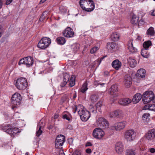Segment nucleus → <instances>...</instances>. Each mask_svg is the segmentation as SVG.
<instances>
[{
    "mask_svg": "<svg viewBox=\"0 0 155 155\" xmlns=\"http://www.w3.org/2000/svg\"><path fill=\"white\" fill-rule=\"evenodd\" d=\"M98 97L95 94H93L91 96L90 99L91 101L93 103H94L97 101L98 99Z\"/></svg>",
    "mask_w": 155,
    "mask_h": 155,
    "instance_id": "4c0bfd02",
    "label": "nucleus"
},
{
    "mask_svg": "<svg viewBox=\"0 0 155 155\" xmlns=\"http://www.w3.org/2000/svg\"><path fill=\"white\" fill-rule=\"evenodd\" d=\"M132 79L128 75L125 76L124 78V83L125 86L127 88L129 87L132 84Z\"/></svg>",
    "mask_w": 155,
    "mask_h": 155,
    "instance_id": "4468645a",
    "label": "nucleus"
},
{
    "mask_svg": "<svg viewBox=\"0 0 155 155\" xmlns=\"http://www.w3.org/2000/svg\"><path fill=\"white\" fill-rule=\"evenodd\" d=\"M120 36L119 34L116 32L113 33L111 35V38L114 41H118L120 38Z\"/></svg>",
    "mask_w": 155,
    "mask_h": 155,
    "instance_id": "a878e982",
    "label": "nucleus"
},
{
    "mask_svg": "<svg viewBox=\"0 0 155 155\" xmlns=\"http://www.w3.org/2000/svg\"><path fill=\"white\" fill-rule=\"evenodd\" d=\"M143 23V22L142 19H140V20L138 21V23L137 25L138 26H141Z\"/></svg>",
    "mask_w": 155,
    "mask_h": 155,
    "instance_id": "8fccbe9b",
    "label": "nucleus"
},
{
    "mask_svg": "<svg viewBox=\"0 0 155 155\" xmlns=\"http://www.w3.org/2000/svg\"><path fill=\"white\" fill-rule=\"evenodd\" d=\"M79 3L82 8L87 12H91L94 8V3L92 0H80Z\"/></svg>",
    "mask_w": 155,
    "mask_h": 155,
    "instance_id": "f03ea898",
    "label": "nucleus"
},
{
    "mask_svg": "<svg viewBox=\"0 0 155 155\" xmlns=\"http://www.w3.org/2000/svg\"><path fill=\"white\" fill-rule=\"evenodd\" d=\"M45 18L44 14V13L42 14V15L39 18V21H42L43 19Z\"/></svg>",
    "mask_w": 155,
    "mask_h": 155,
    "instance_id": "603ef678",
    "label": "nucleus"
},
{
    "mask_svg": "<svg viewBox=\"0 0 155 155\" xmlns=\"http://www.w3.org/2000/svg\"><path fill=\"white\" fill-rule=\"evenodd\" d=\"M104 74L106 76H108L109 75V73L107 71H105L104 72Z\"/></svg>",
    "mask_w": 155,
    "mask_h": 155,
    "instance_id": "680f3d73",
    "label": "nucleus"
},
{
    "mask_svg": "<svg viewBox=\"0 0 155 155\" xmlns=\"http://www.w3.org/2000/svg\"><path fill=\"white\" fill-rule=\"evenodd\" d=\"M151 14L153 16H155V10H153L151 12Z\"/></svg>",
    "mask_w": 155,
    "mask_h": 155,
    "instance_id": "0e129e2a",
    "label": "nucleus"
},
{
    "mask_svg": "<svg viewBox=\"0 0 155 155\" xmlns=\"http://www.w3.org/2000/svg\"><path fill=\"white\" fill-rule=\"evenodd\" d=\"M153 93L152 91H147L145 92L142 96V101L144 104L149 103L151 101H153L154 98Z\"/></svg>",
    "mask_w": 155,
    "mask_h": 155,
    "instance_id": "7ed1b4c3",
    "label": "nucleus"
},
{
    "mask_svg": "<svg viewBox=\"0 0 155 155\" xmlns=\"http://www.w3.org/2000/svg\"><path fill=\"white\" fill-rule=\"evenodd\" d=\"M118 90V87L116 85H114L111 86L109 90L110 91L111 94H114L115 92H117Z\"/></svg>",
    "mask_w": 155,
    "mask_h": 155,
    "instance_id": "c85d7f7f",
    "label": "nucleus"
},
{
    "mask_svg": "<svg viewBox=\"0 0 155 155\" xmlns=\"http://www.w3.org/2000/svg\"><path fill=\"white\" fill-rule=\"evenodd\" d=\"M65 141L64 136L62 135H58L55 140V147L56 148H59L62 146Z\"/></svg>",
    "mask_w": 155,
    "mask_h": 155,
    "instance_id": "f8f14e48",
    "label": "nucleus"
},
{
    "mask_svg": "<svg viewBox=\"0 0 155 155\" xmlns=\"http://www.w3.org/2000/svg\"><path fill=\"white\" fill-rule=\"evenodd\" d=\"M150 114L149 113H145L143 116V117L144 118L147 119L150 116Z\"/></svg>",
    "mask_w": 155,
    "mask_h": 155,
    "instance_id": "de8ad7c7",
    "label": "nucleus"
},
{
    "mask_svg": "<svg viewBox=\"0 0 155 155\" xmlns=\"http://www.w3.org/2000/svg\"><path fill=\"white\" fill-rule=\"evenodd\" d=\"M118 110L119 116H122L124 115V111L119 110Z\"/></svg>",
    "mask_w": 155,
    "mask_h": 155,
    "instance_id": "09e8293b",
    "label": "nucleus"
},
{
    "mask_svg": "<svg viewBox=\"0 0 155 155\" xmlns=\"http://www.w3.org/2000/svg\"><path fill=\"white\" fill-rule=\"evenodd\" d=\"M132 101L131 100L128 98H122L118 101V103L122 105L127 106Z\"/></svg>",
    "mask_w": 155,
    "mask_h": 155,
    "instance_id": "a211bd4d",
    "label": "nucleus"
},
{
    "mask_svg": "<svg viewBox=\"0 0 155 155\" xmlns=\"http://www.w3.org/2000/svg\"><path fill=\"white\" fill-rule=\"evenodd\" d=\"M53 126H49V127H48V128L49 129H52V128H53Z\"/></svg>",
    "mask_w": 155,
    "mask_h": 155,
    "instance_id": "774afa93",
    "label": "nucleus"
},
{
    "mask_svg": "<svg viewBox=\"0 0 155 155\" xmlns=\"http://www.w3.org/2000/svg\"><path fill=\"white\" fill-rule=\"evenodd\" d=\"M135 151L132 149H127L126 151L125 155H135Z\"/></svg>",
    "mask_w": 155,
    "mask_h": 155,
    "instance_id": "c9c22d12",
    "label": "nucleus"
},
{
    "mask_svg": "<svg viewBox=\"0 0 155 155\" xmlns=\"http://www.w3.org/2000/svg\"><path fill=\"white\" fill-rule=\"evenodd\" d=\"M43 122H41L38 125L37 127L39 128L38 130L36 132V136L39 137L42 133V131L41 130L42 127H43Z\"/></svg>",
    "mask_w": 155,
    "mask_h": 155,
    "instance_id": "bb28decb",
    "label": "nucleus"
},
{
    "mask_svg": "<svg viewBox=\"0 0 155 155\" xmlns=\"http://www.w3.org/2000/svg\"><path fill=\"white\" fill-rule=\"evenodd\" d=\"M80 45L75 43L71 46V48L74 53L78 51L79 50Z\"/></svg>",
    "mask_w": 155,
    "mask_h": 155,
    "instance_id": "cd10ccee",
    "label": "nucleus"
},
{
    "mask_svg": "<svg viewBox=\"0 0 155 155\" xmlns=\"http://www.w3.org/2000/svg\"><path fill=\"white\" fill-rule=\"evenodd\" d=\"M86 147L91 146H92V144L90 142H87L86 144Z\"/></svg>",
    "mask_w": 155,
    "mask_h": 155,
    "instance_id": "bf43d9fd",
    "label": "nucleus"
},
{
    "mask_svg": "<svg viewBox=\"0 0 155 155\" xmlns=\"http://www.w3.org/2000/svg\"><path fill=\"white\" fill-rule=\"evenodd\" d=\"M128 48L129 51L132 53H134L137 51V49L133 47L132 41L131 40L128 42Z\"/></svg>",
    "mask_w": 155,
    "mask_h": 155,
    "instance_id": "b1692460",
    "label": "nucleus"
},
{
    "mask_svg": "<svg viewBox=\"0 0 155 155\" xmlns=\"http://www.w3.org/2000/svg\"><path fill=\"white\" fill-rule=\"evenodd\" d=\"M21 64H25V59H24V58L21 59L18 62L19 65H20Z\"/></svg>",
    "mask_w": 155,
    "mask_h": 155,
    "instance_id": "a18cd8bd",
    "label": "nucleus"
},
{
    "mask_svg": "<svg viewBox=\"0 0 155 155\" xmlns=\"http://www.w3.org/2000/svg\"><path fill=\"white\" fill-rule=\"evenodd\" d=\"M151 45L152 43L151 41L150 40H148L144 42L143 44V46L144 49H148L149 47L151 46Z\"/></svg>",
    "mask_w": 155,
    "mask_h": 155,
    "instance_id": "f704fd0d",
    "label": "nucleus"
},
{
    "mask_svg": "<svg viewBox=\"0 0 155 155\" xmlns=\"http://www.w3.org/2000/svg\"><path fill=\"white\" fill-rule=\"evenodd\" d=\"M86 152L87 153H90L91 152V150L90 149L87 148L86 150Z\"/></svg>",
    "mask_w": 155,
    "mask_h": 155,
    "instance_id": "5fc2aeb1",
    "label": "nucleus"
},
{
    "mask_svg": "<svg viewBox=\"0 0 155 155\" xmlns=\"http://www.w3.org/2000/svg\"><path fill=\"white\" fill-rule=\"evenodd\" d=\"M150 151L152 153H154L155 152V149L154 148H152L150 149Z\"/></svg>",
    "mask_w": 155,
    "mask_h": 155,
    "instance_id": "052dcab7",
    "label": "nucleus"
},
{
    "mask_svg": "<svg viewBox=\"0 0 155 155\" xmlns=\"http://www.w3.org/2000/svg\"><path fill=\"white\" fill-rule=\"evenodd\" d=\"M113 113H114V116L117 117L119 116L118 110H117L115 111L114 112H113Z\"/></svg>",
    "mask_w": 155,
    "mask_h": 155,
    "instance_id": "49530a36",
    "label": "nucleus"
},
{
    "mask_svg": "<svg viewBox=\"0 0 155 155\" xmlns=\"http://www.w3.org/2000/svg\"><path fill=\"white\" fill-rule=\"evenodd\" d=\"M146 138L149 140H153L155 137V130L154 129L149 130L146 134Z\"/></svg>",
    "mask_w": 155,
    "mask_h": 155,
    "instance_id": "2eb2a0df",
    "label": "nucleus"
},
{
    "mask_svg": "<svg viewBox=\"0 0 155 155\" xmlns=\"http://www.w3.org/2000/svg\"><path fill=\"white\" fill-rule=\"evenodd\" d=\"M107 48L109 50L114 51L116 50L117 46L115 43L108 42L107 44Z\"/></svg>",
    "mask_w": 155,
    "mask_h": 155,
    "instance_id": "4be33fe9",
    "label": "nucleus"
},
{
    "mask_svg": "<svg viewBox=\"0 0 155 155\" xmlns=\"http://www.w3.org/2000/svg\"><path fill=\"white\" fill-rule=\"evenodd\" d=\"M89 109L90 112L94 113H95L97 112V110H98L96 106H93L91 105L90 106Z\"/></svg>",
    "mask_w": 155,
    "mask_h": 155,
    "instance_id": "58836bf2",
    "label": "nucleus"
},
{
    "mask_svg": "<svg viewBox=\"0 0 155 155\" xmlns=\"http://www.w3.org/2000/svg\"><path fill=\"white\" fill-rule=\"evenodd\" d=\"M98 85H101L102 86H103L105 84L104 83H98Z\"/></svg>",
    "mask_w": 155,
    "mask_h": 155,
    "instance_id": "338daca9",
    "label": "nucleus"
},
{
    "mask_svg": "<svg viewBox=\"0 0 155 155\" xmlns=\"http://www.w3.org/2000/svg\"><path fill=\"white\" fill-rule=\"evenodd\" d=\"M3 33V31L1 27V26H0V37H1V36L2 35V34Z\"/></svg>",
    "mask_w": 155,
    "mask_h": 155,
    "instance_id": "13d9d810",
    "label": "nucleus"
},
{
    "mask_svg": "<svg viewBox=\"0 0 155 155\" xmlns=\"http://www.w3.org/2000/svg\"><path fill=\"white\" fill-rule=\"evenodd\" d=\"M59 155H65L64 152L62 150H60Z\"/></svg>",
    "mask_w": 155,
    "mask_h": 155,
    "instance_id": "6e6d98bb",
    "label": "nucleus"
},
{
    "mask_svg": "<svg viewBox=\"0 0 155 155\" xmlns=\"http://www.w3.org/2000/svg\"><path fill=\"white\" fill-rule=\"evenodd\" d=\"M63 33L64 37L68 38L72 37L74 34L73 29L69 27L67 28Z\"/></svg>",
    "mask_w": 155,
    "mask_h": 155,
    "instance_id": "ddd939ff",
    "label": "nucleus"
},
{
    "mask_svg": "<svg viewBox=\"0 0 155 155\" xmlns=\"http://www.w3.org/2000/svg\"><path fill=\"white\" fill-rule=\"evenodd\" d=\"M115 149L116 152L118 154L122 153L124 149V147L122 143L120 142L117 143L115 144Z\"/></svg>",
    "mask_w": 155,
    "mask_h": 155,
    "instance_id": "dca6fc26",
    "label": "nucleus"
},
{
    "mask_svg": "<svg viewBox=\"0 0 155 155\" xmlns=\"http://www.w3.org/2000/svg\"><path fill=\"white\" fill-rule=\"evenodd\" d=\"M13 0H7L6 2V5H9L10 3H12V2Z\"/></svg>",
    "mask_w": 155,
    "mask_h": 155,
    "instance_id": "864d4df0",
    "label": "nucleus"
},
{
    "mask_svg": "<svg viewBox=\"0 0 155 155\" xmlns=\"http://www.w3.org/2000/svg\"><path fill=\"white\" fill-rule=\"evenodd\" d=\"M136 133L132 129L128 130L125 131L124 137L126 140L128 141H132L135 138Z\"/></svg>",
    "mask_w": 155,
    "mask_h": 155,
    "instance_id": "423d86ee",
    "label": "nucleus"
},
{
    "mask_svg": "<svg viewBox=\"0 0 155 155\" xmlns=\"http://www.w3.org/2000/svg\"><path fill=\"white\" fill-rule=\"evenodd\" d=\"M4 131L11 135L15 134L19 131V129L16 127H12L9 124H6L3 128Z\"/></svg>",
    "mask_w": 155,
    "mask_h": 155,
    "instance_id": "0eeeda50",
    "label": "nucleus"
},
{
    "mask_svg": "<svg viewBox=\"0 0 155 155\" xmlns=\"http://www.w3.org/2000/svg\"><path fill=\"white\" fill-rule=\"evenodd\" d=\"M104 57H102L99 60H98L97 61V62H98V63L99 64L98 65H99V64H100L101 63V62L102 61V60L104 59Z\"/></svg>",
    "mask_w": 155,
    "mask_h": 155,
    "instance_id": "4d7b16f0",
    "label": "nucleus"
},
{
    "mask_svg": "<svg viewBox=\"0 0 155 155\" xmlns=\"http://www.w3.org/2000/svg\"><path fill=\"white\" fill-rule=\"evenodd\" d=\"M25 64L28 67H30L33 64L34 61L33 58L31 57L24 58Z\"/></svg>",
    "mask_w": 155,
    "mask_h": 155,
    "instance_id": "aec40b11",
    "label": "nucleus"
},
{
    "mask_svg": "<svg viewBox=\"0 0 155 155\" xmlns=\"http://www.w3.org/2000/svg\"><path fill=\"white\" fill-rule=\"evenodd\" d=\"M149 110L155 111V104H150Z\"/></svg>",
    "mask_w": 155,
    "mask_h": 155,
    "instance_id": "37998d69",
    "label": "nucleus"
},
{
    "mask_svg": "<svg viewBox=\"0 0 155 155\" xmlns=\"http://www.w3.org/2000/svg\"><path fill=\"white\" fill-rule=\"evenodd\" d=\"M70 75L67 73H65L64 75L63 80L60 84V86L61 87H64L66 84L69 81L70 79Z\"/></svg>",
    "mask_w": 155,
    "mask_h": 155,
    "instance_id": "f3484780",
    "label": "nucleus"
},
{
    "mask_svg": "<svg viewBox=\"0 0 155 155\" xmlns=\"http://www.w3.org/2000/svg\"><path fill=\"white\" fill-rule=\"evenodd\" d=\"M62 118L64 119H66L68 121L71 120V117L69 114H63L62 116Z\"/></svg>",
    "mask_w": 155,
    "mask_h": 155,
    "instance_id": "ea45409f",
    "label": "nucleus"
},
{
    "mask_svg": "<svg viewBox=\"0 0 155 155\" xmlns=\"http://www.w3.org/2000/svg\"><path fill=\"white\" fill-rule=\"evenodd\" d=\"M147 34L151 36H154L155 35V32L154 28L152 27H150L147 30Z\"/></svg>",
    "mask_w": 155,
    "mask_h": 155,
    "instance_id": "72a5a7b5",
    "label": "nucleus"
},
{
    "mask_svg": "<svg viewBox=\"0 0 155 155\" xmlns=\"http://www.w3.org/2000/svg\"><path fill=\"white\" fill-rule=\"evenodd\" d=\"M58 117V114H55L54 116V119H56Z\"/></svg>",
    "mask_w": 155,
    "mask_h": 155,
    "instance_id": "e2e57ef3",
    "label": "nucleus"
},
{
    "mask_svg": "<svg viewBox=\"0 0 155 155\" xmlns=\"http://www.w3.org/2000/svg\"><path fill=\"white\" fill-rule=\"evenodd\" d=\"M81 152L80 150H76L72 153V155H81Z\"/></svg>",
    "mask_w": 155,
    "mask_h": 155,
    "instance_id": "c03bdc74",
    "label": "nucleus"
},
{
    "mask_svg": "<svg viewBox=\"0 0 155 155\" xmlns=\"http://www.w3.org/2000/svg\"><path fill=\"white\" fill-rule=\"evenodd\" d=\"M96 123L97 125L101 128H107L109 127V122L103 117L98 118L97 120Z\"/></svg>",
    "mask_w": 155,
    "mask_h": 155,
    "instance_id": "6e6552de",
    "label": "nucleus"
},
{
    "mask_svg": "<svg viewBox=\"0 0 155 155\" xmlns=\"http://www.w3.org/2000/svg\"><path fill=\"white\" fill-rule=\"evenodd\" d=\"M121 63L118 60L113 61L112 63L113 67L116 70H118L121 67Z\"/></svg>",
    "mask_w": 155,
    "mask_h": 155,
    "instance_id": "412c9836",
    "label": "nucleus"
},
{
    "mask_svg": "<svg viewBox=\"0 0 155 155\" xmlns=\"http://www.w3.org/2000/svg\"><path fill=\"white\" fill-rule=\"evenodd\" d=\"M150 106V104H147L145 105L144 107V109H148L149 110L150 108L149 107Z\"/></svg>",
    "mask_w": 155,
    "mask_h": 155,
    "instance_id": "3c124183",
    "label": "nucleus"
},
{
    "mask_svg": "<svg viewBox=\"0 0 155 155\" xmlns=\"http://www.w3.org/2000/svg\"><path fill=\"white\" fill-rule=\"evenodd\" d=\"M21 99V95L18 93H15L14 94L11 98V103L15 105H19Z\"/></svg>",
    "mask_w": 155,
    "mask_h": 155,
    "instance_id": "9b49d317",
    "label": "nucleus"
},
{
    "mask_svg": "<svg viewBox=\"0 0 155 155\" xmlns=\"http://www.w3.org/2000/svg\"><path fill=\"white\" fill-rule=\"evenodd\" d=\"M92 134L95 138L100 139L104 136L105 133L101 129L98 128L94 130Z\"/></svg>",
    "mask_w": 155,
    "mask_h": 155,
    "instance_id": "9d476101",
    "label": "nucleus"
},
{
    "mask_svg": "<svg viewBox=\"0 0 155 155\" xmlns=\"http://www.w3.org/2000/svg\"><path fill=\"white\" fill-rule=\"evenodd\" d=\"M139 20V18L135 15H133L132 18L131 20V22L134 25H137L138 23V21Z\"/></svg>",
    "mask_w": 155,
    "mask_h": 155,
    "instance_id": "2f4dec72",
    "label": "nucleus"
},
{
    "mask_svg": "<svg viewBox=\"0 0 155 155\" xmlns=\"http://www.w3.org/2000/svg\"><path fill=\"white\" fill-rule=\"evenodd\" d=\"M87 84L86 82H85L83 84L81 87V88L80 91L81 92L84 93L88 89Z\"/></svg>",
    "mask_w": 155,
    "mask_h": 155,
    "instance_id": "473e14b6",
    "label": "nucleus"
},
{
    "mask_svg": "<svg viewBox=\"0 0 155 155\" xmlns=\"http://www.w3.org/2000/svg\"><path fill=\"white\" fill-rule=\"evenodd\" d=\"M142 97V96L140 93H137L134 96L132 102L134 104H137L140 101Z\"/></svg>",
    "mask_w": 155,
    "mask_h": 155,
    "instance_id": "5701e85b",
    "label": "nucleus"
},
{
    "mask_svg": "<svg viewBox=\"0 0 155 155\" xmlns=\"http://www.w3.org/2000/svg\"><path fill=\"white\" fill-rule=\"evenodd\" d=\"M73 108L74 113H75L76 111H78L81 119L83 121H87L90 117V112L86 110L81 105H79L77 106L74 105L73 106Z\"/></svg>",
    "mask_w": 155,
    "mask_h": 155,
    "instance_id": "f257e3e1",
    "label": "nucleus"
},
{
    "mask_svg": "<svg viewBox=\"0 0 155 155\" xmlns=\"http://www.w3.org/2000/svg\"><path fill=\"white\" fill-rule=\"evenodd\" d=\"M127 124V122L126 121L116 123L111 127V129L113 130H121L125 127Z\"/></svg>",
    "mask_w": 155,
    "mask_h": 155,
    "instance_id": "1a4fd4ad",
    "label": "nucleus"
},
{
    "mask_svg": "<svg viewBox=\"0 0 155 155\" xmlns=\"http://www.w3.org/2000/svg\"><path fill=\"white\" fill-rule=\"evenodd\" d=\"M75 78V76L74 75H72L70 79L69 85L70 86L73 87L74 85Z\"/></svg>",
    "mask_w": 155,
    "mask_h": 155,
    "instance_id": "e433bc0d",
    "label": "nucleus"
},
{
    "mask_svg": "<svg viewBox=\"0 0 155 155\" xmlns=\"http://www.w3.org/2000/svg\"><path fill=\"white\" fill-rule=\"evenodd\" d=\"M102 101H99L97 103L96 105V108H97L98 111H100L101 109V107L102 106Z\"/></svg>",
    "mask_w": 155,
    "mask_h": 155,
    "instance_id": "a19ab883",
    "label": "nucleus"
},
{
    "mask_svg": "<svg viewBox=\"0 0 155 155\" xmlns=\"http://www.w3.org/2000/svg\"><path fill=\"white\" fill-rule=\"evenodd\" d=\"M147 49H142L141 51V54L142 56L145 58H147L150 56L149 53L147 51Z\"/></svg>",
    "mask_w": 155,
    "mask_h": 155,
    "instance_id": "7c9ffc66",
    "label": "nucleus"
},
{
    "mask_svg": "<svg viewBox=\"0 0 155 155\" xmlns=\"http://www.w3.org/2000/svg\"><path fill=\"white\" fill-rule=\"evenodd\" d=\"M28 86L26 79L25 78H21L17 79L15 86L17 89L23 90L25 89Z\"/></svg>",
    "mask_w": 155,
    "mask_h": 155,
    "instance_id": "20e7f679",
    "label": "nucleus"
},
{
    "mask_svg": "<svg viewBox=\"0 0 155 155\" xmlns=\"http://www.w3.org/2000/svg\"><path fill=\"white\" fill-rule=\"evenodd\" d=\"M51 43V39L47 37H44L38 42V47L41 49H45L48 47Z\"/></svg>",
    "mask_w": 155,
    "mask_h": 155,
    "instance_id": "39448f33",
    "label": "nucleus"
},
{
    "mask_svg": "<svg viewBox=\"0 0 155 155\" xmlns=\"http://www.w3.org/2000/svg\"><path fill=\"white\" fill-rule=\"evenodd\" d=\"M56 41L58 44L61 45L64 44L66 42V40L63 37H59L57 38Z\"/></svg>",
    "mask_w": 155,
    "mask_h": 155,
    "instance_id": "c756f323",
    "label": "nucleus"
},
{
    "mask_svg": "<svg viewBox=\"0 0 155 155\" xmlns=\"http://www.w3.org/2000/svg\"><path fill=\"white\" fill-rule=\"evenodd\" d=\"M146 75V71L143 69H140L137 71L136 76L139 78H143Z\"/></svg>",
    "mask_w": 155,
    "mask_h": 155,
    "instance_id": "6ab92c4d",
    "label": "nucleus"
},
{
    "mask_svg": "<svg viewBox=\"0 0 155 155\" xmlns=\"http://www.w3.org/2000/svg\"><path fill=\"white\" fill-rule=\"evenodd\" d=\"M127 61L130 67L134 68L136 66L137 64V61L135 59L129 58Z\"/></svg>",
    "mask_w": 155,
    "mask_h": 155,
    "instance_id": "393cba45",
    "label": "nucleus"
},
{
    "mask_svg": "<svg viewBox=\"0 0 155 155\" xmlns=\"http://www.w3.org/2000/svg\"><path fill=\"white\" fill-rule=\"evenodd\" d=\"M2 0H0V9L2 7Z\"/></svg>",
    "mask_w": 155,
    "mask_h": 155,
    "instance_id": "69168bd1",
    "label": "nucleus"
},
{
    "mask_svg": "<svg viewBox=\"0 0 155 155\" xmlns=\"http://www.w3.org/2000/svg\"><path fill=\"white\" fill-rule=\"evenodd\" d=\"M99 48L97 47H93L90 50V53L91 54H94L95 53L98 49Z\"/></svg>",
    "mask_w": 155,
    "mask_h": 155,
    "instance_id": "79ce46f5",
    "label": "nucleus"
}]
</instances>
